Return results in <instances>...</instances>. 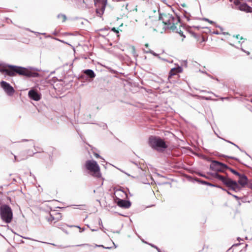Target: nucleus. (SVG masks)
<instances>
[{"instance_id":"f257e3e1","label":"nucleus","mask_w":252,"mask_h":252,"mask_svg":"<svg viewBox=\"0 0 252 252\" xmlns=\"http://www.w3.org/2000/svg\"><path fill=\"white\" fill-rule=\"evenodd\" d=\"M159 19L156 23L157 25L154 30L160 33H163L166 29H170L172 31L178 32L184 38L185 36L183 34L181 30L178 31V27H180V19L177 16H173L170 14H161L158 10Z\"/></svg>"},{"instance_id":"f03ea898","label":"nucleus","mask_w":252,"mask_h":252,"mask_svg":"<svg viewBox=\"0 0 252 252\" xmlns=\"http://www.w3.org/2000/svg\"><path fill=\"white\" fill-rule=\"evenodd\" d=\"M0 63V66H1ZM0 72L5 75L14 76L16 74L27 77H37L39 74L28 68L13 65L5 64L0 66Z\"/></svg>"},{"instance_id":"7ed1b4c3","label":"nucleus","mask_w":252,"mask_h":252,"mask_svg":"<svg viewBox=\"0 0 252 252\" xmlns=\"http://www.w3.org/2000/svg\"><path fill=\"white\" fill-rule=\"evenodd\" d=\"M84 167L89 173L93 177L97 178L101 177L100 169L97 162L94 160H88L86 161Z\"/></svg>"},{"instance_id":"20e7f679","label":"nucleus","mask_w":252,"mask_h":252,"mask_svg":"<svg viewBox=\"0 0 252 252\" xmlns=\"http://www.w3.org/2000/svg\"><path fill=\"white\" fill-rule=\"evenodd\" d=\"M149 143L153 149L158 151L167 148L165 142L159 137L151 136L149 138Z\"/></svg>"},{"instance_id":"39448f33","label":"nucleus","mask_w":252,"mask_h":252,"mask_svg":"<svg viewBox=\"0 0 252 252\" xmlns=\"http://www.w3.org/2000/svg\"><path fill=\"white\" fill-rule=\"evenodd\" d=\"M0 215L2 220L10 223L13 218L12 211L8 205L4 204L0 207Z\"/></svg>"},{"instance_id":"423d86ee","label":"nucleus","mask_w":252,"mask_h":252,"mask_svg":"<svg viewBox=\"0 0 252 252\" xmlns=\"http://www.w3.org/2000/svg\"><path fill=\"white\" fill-rule=\"evenodd\" d=\"M210 168L216 171H223L224 169L228 168V167L223 163L214 160L210 165Z\"/></svg>"},{"instance_id":"0eeeda50","label":"nucleus","mask_w":252,"mask_h":252,"mask_svg":"<svg viewBox=\"0 0 252 252\" xmlns=\"http://www.w3.org/2000/svg\"><path fill=\"white\" fill-rule=\"evenodd\" d=\"M0 85L1 88L8 95H12L14 93V88L6 82L2 81L0 82Z\"/></svg>"},{"instance_id":"6e6552de","label":"nucleus","mask_w":252,"mask_h":252,"mask_svg":"<svg viewBox=\"0 0 252 252\" xmlns=\"http://www.w3.org/2000/svg\"><path fill=\"white\" fill-rule=\"evenodd\" d=\"M230 189L233 190L235 191L240 190L241 187L238 185V183L236 181H233L229 179V181L226 183V185Z\"/></svg>"},{"instance_id":"1a4fd4ad","label":"nucleus","mask_w":252,"mask_h":252,"mask_svg":"<svg viewBox=\"0 0 252 252\" xmlns=\"http://www.w3.org/2000/svg\"><path fill=\"white\" fill-rule=\"evenodd\" d=\"M234 4L236 5V8L242 11H245L247 12L250 11V7L246 3H241L240 1L238 0H235Z\"/></svg>"},{"instance_id":"9d476101","label":"nucleus","mask_w":252,"mask_h":252,"mask_svg":"<svg viewBox=\"0 0 252 252\" xmlns=\"http://www.w3.org/2000/svg\"><path fill=\"white\" fill-rule=\"evenodd\" d=\"M29 97L35 101H38L41 98L40 94L34 90H31L28 93Z\"/></svg>"},{"instance_id":"9b49d317","label":"nucleus","mask_w":252,"mask_h":252,"mask_svg":"<svg viewBox=\"0 0 252 252\" xmlns=\"http://www.w3.org/2000/svg\"><path fill=\"white\" fill-rule=\"evenodd\" d=\"M115 201L119 207L123 208H128L131 205L130 202L128 200L119 199L118 200Z\"/></svg>"},{"instance_id":"f8f14e48","label":"nucleus","mask_w":252,"mask_h":252,"mask_svg":"<svg viewBox=\"0 0 252 252\" xmlns=\"http://www.w3.org/2000/svg\"><path fill=\"white\" fill-rule=\"evenodd\" d=\"M83 72L88 77V80L90 82L92 81L96 76L94 71L92 69H85L83 70Z\"/></svg>"},{"instance_id":"ddd939ff","label":"nucleus","mask_w":252,"mask_h":252,"mask_svg":"<svg viewBox=\"0 0 252 252\" xmlns=\"http://www.w3.org/2000/svg\"><path fill=\"white\" fill-rule=\"evenodd\" d=\"M239 177V180L238 181V184H239L242 187H244L248 183V178L247 176L244 174H240Z\"/></svg>"},{"instance_id":"4468645a","label":"nucleus","mask_w":252,"mask_h":252,"mask_svg":"<svg viewBox=\"0 0 252 252\" xmlns=\"http://www.w3.org/2000/svg\"><path fill=\"white\" fill-rule=\"evenodd\" d=\"M115 196V201L120 199V197L124 198L126 196V194L125 192L121 189H117L115 191L114 193Z\"/></svg>"},{"instance_id":"2eb2a0df","label":"nucleus","mask_w":252,"mask_h":252,"mask_svg":"<svg viewBox=\"0 0 252 252\" xmlns=\"http://www.w3.org/2000/svg\"><path fill=\"white\" fill-rule=\"evenodd\" d=\"M182 70L183 69L181 66L172 68L169 72V77L171 78L172 76L175 75L176 73L181 72Z\"/></svg>"},{"instance_id":"dca6fc26","label":"nucleus","mask_w":252,"mask_h":252,"mask_svg":"<svg viewBox=\"0 0 252 252\" xmlns=\"http://www.w3.org/2000/svg\"><path fill=\"white\" fill-rule=\"evenodd\" d=\"M214 177L218 180L221 181L224 184L226 185V183L229 181V178H225L218 173H215Z\"/></svg>"},{"instance_id":"f3484780","label":"nucleus","mask_w":252,"mask_h":252,"mask_svg":"<svg viewBox=\"0 0 252 252\" xmlns=\"http://www.w3.org/2000/svg\"><path fill=\"white\" fill-rule=\"evenodd\" d=\"M80 246H86V247H88L89 248H90V249L92 248H95V247H102L106 249H110L111 248V247H105L103 245H96V244L94 246H92V245H89L88 244H85L81 245Z\"/></svg>"},{"instance_id":"a211bd4d","label":"nucleus","mask_w":252,"mask_h":252,"mask_svg":"<svg viewBox=\"0 0 252 252\" xmlns=\"http://www.w3.org/2000/svg\"><path fill=\"white\" fill-rule=\"evenodd\" d=\"M57 18L59 19H61L62 22H64L66 20V16L65 15L63 14H59L57 16Z\"/></svg>"},{"instance_id":"6ab92c4d","label":"nucleus","mask_w":252,"mask_h":252,"mask_svg":"<svg viewBox=\"0 0 252 252\" xmlns=\"http://www.w3.org/2000/svg\"><path fill=\"white\" fill-rule=\"evenodd\" d=\"M80 7L83 8H86L88 7V5L85 3V1L84 0H83L82 2L79 4Z\"/></svg>"},{"instance_id":"aec40b11","label":"nucleus","mask_w":252,"mask_h":252,"mask_svg":"<svg viewBox=\"0 0 252 252\" xmlns=\"http://www.w3.org/2000/svg\"><path fill=\"white\" fill-rule=\"evenodd\" d=\"M228 169H229V170L232 173H233L234 174H235V175L236 176H239L241 174H240L239 172H238L237 171H236L235 170L231 168H228Z\"/></svg>"},{"instance_id":"412c9836","label":"nucleus","mask_w":252,"mask_h":252,"mask_svg":"<svg viewBox=\"0 0 252 252\" xmlns=\"http://www.w3.org/2000/svg\"><path fill=\"white\" fill-rule=\"evenodd\" d=\"M72 206H78L77 209L80 210H86V206L85 205H73Z\"/></svg>"},{"instance_id":"4be33fe9","label":"nucleus","mask_w":252,"mask_h":252,"mask_svg":"<svg viewBox=\"0 0 252 252\" xmlns=\"http://www.w3.org/2000/svg\"><path fill=\"white\" fill-rule=\"evenodd\" d=\"M14 162L15 161H21L22 160H24V159L27 158V157H26L25 158H17V156H16L15 155H14Z\"/></svg>"},{"instance_id":"5701e85b","label":"nucleus","mask_w":252,"mask_h":252,"mask_svg":"<svg viewBox=\"0 0 252 252\" xmlns=\"http://www.w3.org/2000/svg\"><path fill=\"white\" fill-rule=\"evenodd\" d=\"M46 219L49 222H52L55 220L54 217L52 215H50V216L48 217H47Z\"/></svg>"},{"instance_id":"b1692460","label":"nucleus","mask_w":252,"mask_h":252,"mask_svg":"<svg viewBox=\"0 0 252 252\" xmlns=\"http://www.w3.org/2000/svg\"><path fill=\"white\" fill-rule=\"evenodd\" d=\"M145 53H151L155 56H158V55L157 54H156V53H155L153 51H152L151 50H149V51H145Z\"/></svg>"},{"instance_id":"393cba45","label":"nucleus","mask_w":252,"mask_h":252,"mask_svg":"<svg viewBox=\"0 0 252 252\" xmlns=\"http://www.w3.org/2000/svg\"><path fill=\"white\" fill-rule=\"evenodd\" d=\"M51 245H53L54 246H56L58 249H64V248H66L67 247H65V246H62V245H56L54 244H51Z\"/></svg>"},{"instance_id":"a878e982","label":"nucleus","mask_w":252,"mask_h":252,"mask_svg":"<svg viewBox=\"0 0 252 252\" xmlns=\"http://www.w3.org/2000/svg\"><path fill=\"white\" fill-rule=\"evenodd\" d=\"M225 141H226L227 142H228V143H230V144H232V145H234V146H236L237 148H238L239 149H240V150H241V149L239 148V147L238 145H236L235 144L233 143V142H231V141H228V140H225Z\"/></svg>"},{"instance_id":"bb28decb","label":"nucleus","mask_w":252,"mask_h":252,"mask_svg":"<svg viewBox=\"0 0 252 252\" xmlns=\"http://www.w3.org/2000/svg\"><path fill=\"white\" fill-rule=\"evenodd\" d=\"M201 183H202V184H207V185H209V186H213V187H214V186H214V185H213V184H211V183H207V182H206V181H201Z\"/></svg>"},{"instance_id":"cd10ccee","label":"nucleus","mask_w":252,"mask_h":252,"mask_svg":"<svg viewBox=\"0 0 252 252\" xmlns=\"http://www.w3.org/2000/svg\"><path fill=\"white\" fill-rule=\"evenodd\" d=\"M234 37H235L237 39L243 40L244 38L242 37H240L239 35H237L236 36L234 35Z\"/></svg>"},{"instance_id":"c85d7f7f","label":"nucleus","mask_w":252,"mask_h":252,"mask_svg":"<svg viewBox=\"0 0 252 252\" xmlns=\"http://www.w3.org/2000/svg\"><path fill=\"white\" fill-rule=\"evenodd\" d=\"M94 155L95 156V158H102L100 156L99 154H97V153H94Z\"/></svg>"},{"instance_id":"c756f323","label":"nucleus","mask_w":252,"mask_h":252,"mask_svg":"<svg viewBox=\"0 0 252 252\" xmlns=\"http://www.w3.org/2000/svg\"><path fill=\"white\" fill-rule=\"evenodd\" d=\"M241 50H242V51H243L244 52H245L247 55H250V52H249L245 51V50L243 48H241Z\"/></svg>"},{"instance_id":"7c9ffc66","label":"nucleus","mask_w":252,"mask_h":252,"mask_svg":"<svg viewBox=\"0 0 252 252\" xmlns=\"http://www.w3.org/2000/svg\"><path fill=\"white\" fill-rule=\"evenodd\" d=\"M151 246L153 247H154L158 251V252H161L160 250L156 246H155V245H151Z\"/></svg>"},{"instance_id":"2f4dec72","label":"nucleus","mask_w":252,"mask_h":252,"mask_svg":"<svg viewBox=\"0 0 252 252\" xmlns=\"http://www.w3.org/2000/svg\"><path fill=\"white\" fill-rule=\"evenodd\" d=\"M98 223H99V225H102V221H101V220L100 219H99V222H98Z\"/></svg>"},{"instance_id":"473e14b6","label":"nucleus","mask_w":252,"mask_h":252,"mask_svg":"<svg viewBox=\"0 0 252 252\" xmlns=\"http://www.w3.org/2000/svg\"><path fill=\"white\" fill-rule=\"evenodd\" d=\"M233 196L234 197H235V198H236L237 199H239V198L237 196H236L235 195H233Z\"/></svg>"},{"instance_id":"72a5a7b5","label":"nucleus","mask_w":252,"mask_h":252,"mask_svg":"<svg viewBox=\"0 0 252 252\" xmlns=\"http://www.w3.org/2000/svg\"><path fill=\"white\" fill-rule=\"evenodd\" d=\"M133 164H134L136 166H137V167H138V165L137 164V163L135 162H132Z\"/></svg>"},{"instance_id":"f704fd0d","label":"nucleus","mask_w":252,"mask_h":252,"mask_svg":"<svg viewBox=\"0 0 252 252\" xmlns=\"http://www.w3.org/2000/svg\"><path fill=\"white\" fill-rule=\"evenodd\" d=\"M216 27H217L219 28L221 30V31H222V30H223L222 28L220 27V26H216Z\"/></svg>"},{"instance_id":"c9c22d12","label":"nucleus","mask_w":252,"mask_h":252,"mask_svg":"<svg viewBox=\"0 0 252 252\" xmlns=\"http://www.w3.org/2000/svg\"><path fill=\"white\" fill-rule=\"evenodd\" d=\"M214 34H220V33H219L218 32H214Z\"/></svg>"},{"instance_id":"e433bc0d","label":"nucleus","mask_w":252,"mask_h":252,"mask_svg":"<svg viewBox=\"0 0 252 252\" xmlns=\"http://www.w3.org/2000/svg\"><path fill=\"white\" fill-rule=\"evenodd\" d=\"M145 47H146V48H148V46H149L148 44V43L146 44L145 45Z\"/></svg>"},{"instance_id":"4c0bfd02","label":"nucleus","mask_w":252,"mask_h":252,"mask_svg":"<svg viewBox=\"0 0 252 252\" xmlns=\"http://www.w3.org/2000/svg\"><path fill=\"white\" fill-rule=\"evenodd\" d=\"M35 33H38V34H45V33H39V32H35Z\"/></svg>"},{"instance_id":"58836bf2","label":"nucleus","mask_w":252,"mask_h":252,"mask_svg":"<svg viewBox=\"0 0 252 252\" xmlns=\"http://www.w3.org/2000/svg\"><path fill=\"white\" fill-rule=\"evenodd\" d=\"M208 22H209V23H211V24H213V23H214V22H213V21H211V20H209V21H208Z\"/></svg>"},{"instance_id":"ea45409f","label":"nucleus","mask_w":252,"mask_h":252,"mask_svg":"<svg viewBox=\"0 0 252 252\" xmlns=\"http://www.w3.org/2000/svg\"><path fill=\"white\" fill-rule=\"evenodd\" d=\"M204 20L206 21H209V20L207 18H204Z\"/></svg>"},{"instance_id":"a19ab883","label":"nucleus","mask_w":252,"mask_h":252,"mask_svg":"<svg viewBox=\"0 0 252 252\" xmlns=\"http://www.w3.org/2000/svg\"><path fill=\"white\" fill-rule=\"evenodd\" d=\"M222 33H223V34H224V35H225V34H228L227 32H223Z\"/></svg>"},{"instance_id":"79ce46f5","label":"nucleus","mask_w":252,"mask_h":252,"mask_svg":"<svg viewBox=\"0 0 252 252\" xmlns=\"http://www.w3.org/2000/svg\"><path fill=\"white\" fill-rule=\"evenodd\" d=\"M237 240L238 241H240V240H241V239L240 237H238Z\"/></svg>"},{"instance_id":"37998d69","label":"nucleus","mask_w":252,"mask_h":252,"mask_svg":"<svg viewBox=\"0 0 252 252\" xmlns=\"http://www.w3.org/2000/svg\"><path fill=\"white\" fill-rule=\"evenodd\" d=\"M84 230H85V228H83L82 229H81L80 232H83Z\"/></svg>"},{"instance_id":"c03bdc74","label":"nucleus","mask_w":252,"mask_h":252,"mask_svg":"<svg viewBox=\"0 0 252 252\" xmlns=\"http://www.w3.org/2000/svg\"><path fill=\"white\" fill-rule=\"evenodd\" d=\"M96 230H97L96 229H92V231H96Z\"/></svg>"},{"instance_id":"a18cd8bd","label":"nucleus","mask_w":252,"mask_h":252,"mask_svg":"<svg viewBox=\"0 0 252 252\" xmlns=\"http://www.w3.org/2000/svg\"><path fill=\"white\" fill-rule=\"evenodd\" d=\"M23 238H25V239H30V238H28V237H23Z\"/></svg>"},{"instance_id":"49530a36","label":"nucleus","mask_w":252,"mask_h":252,"mask_svg":"<svg viewBox=\"0 0 252 252\" xmlns=\"http://www.w3.org/2000/svg\"><path fill=\"white\" fill-rule=\"evenodd\" d=\"M150 49H146V51H149ZM144 52H145L146 50L144 49Z\"/></svg>"},{"instance_id":"de8ad7c7","label":"nucleus","mask_w":252,"mask_h":252,"mask_svg":"<svg viewBox=\"0 0 252 252\" xmlns=\"http://www.w3.org/2000/svg\"><path fill=\"white\" fill-rule=\"evenodd\" d=\"M113 244L115 245V248H117V246L115 245V244H114V243H113Z\"/></svg>"},{"instance_id":"09e8293b","label":"nucleus","mask_w":252,"mask_h":252,"mask_svg":"<svg viewBox=\"0 0 252 252\" xmlns=\"http://www.w3.org/2000/svg\"><path fill=\"white\" fill-rule=\"evenodd\" d=\"M250 188H251V189H252V184L250 185Z\"/></svg>"},{"instance_id":"8fccbe9b","label":"nucleus","mask_w":252,"mask_h":252,"mask_svg":"<svg viewBox=\"0 0 252 252\" xmlns=\"http://www.w3.org/2000/svg\"><path fill=\"white\" fill-rule=\"evenodd\" d=\"M240 252H245V251H243V250H241Z\"/></svg>"},{"instance_id":"3c124183","label":"nucleus","mask_w":252,"mask_h":252,"mask_svg":"<svg viewBox=\"0 0 252 252\" xmlns=\"http://www.w3.org/2000/svg\"><path fill=\"white\" fill-rule=\"evenodd\" d=\"M202 73H204L207 74V73L206 72H205V71H202Z\"/></svg>"},{"instance_id":"603ef678","label":"nucleus","mask_w":252,"mask_h":252,"mask_svg":"<svg viewBox=\"0 0 252 252\" xmlns=\"http://www.w3.org/2000/svg\"><path fill=\"white\" fill-rule=\"evenodd\" d=\"M227 193H228L229 194H231L230 193V192H229V191H227Z\"/></svg>"},{"instance_id":"864d4df0","label":"nucleus","mask_w":252,"mask_h":252,"mask_svg":"<svg viewBox=\"0 0 252 252\" xmlns=\"http://www.w3.org/2000/svg\"><path fill=\"white\" fill-rule=\"evenodd\" d=\"M113 30L114 31H116V30H115V28H113Z\"/></svg>"},{"instance_id":"5fc2aeb1","label":"nucleus","mask_w":252,"mask_h":252,"mask_svg":"<svg viewBox=\"0 0 252 252\" xmlns=\"http://www.w3.org/2000/svg\"><path fill=\"white\" fill-rule=\"evenodd\" d=\"M208 76H209V77H210L212 78V77L211 75H208Z\"/></svg>"},{"instance_id":"6e6d98bb","label":"nucleus","mask_w":252,"mask_h":252,"mask_svg":"<svg viewBox=\"0 0 252 252\" xmlns=\"http://www.w3.org/2000/svg\"><path fill=\"white\" fill-rule=\"evenodd\" d=\"M200 175L201 176H203V177L204 176V175H203V174H200Z\"/></svg>"},{"instance_id":"4d7b16f0","label":"nucleus","mask_w":252,"mask_h":252,"mask_svg":"<svg viewBox=\"0 0 252 252\" xmlns=\"http://www.w3.org/2000/svg\"><path fill=\"white\" fill-rule=\"evenodd\" d=\"M248 245H246L245 248H247Z\"/></svg>"},{"instance_id":"13d9d810","label":"nucleus","mask_w":252,"mask_h":252,"mask_svg":"<svg viewBox=\"0 0 252 252\" xmlns=\"http://www.w3.org/2000/svg\"><path fill=\"white\" fill-rule=\"evenodd\" d=\"M230 45H231V46H234V45L233 44H230Z\"/></svg>"},{"instance_id":"bf43d9fd","label":"nucleus","mask_w":252,"mask_h":252,"mask_svg":"<svg viewBox=\"0 0 252 252\" xmlns=\"http://www.w3.org/2000/svg\"><path fill=\"white\" fill-rule=\"evenodd\" d=\"M60 41H61V42H64L63 41H62L61 40H59Z\"/></svg>"},{"instance_id":"052dcab7","label":"nucleus","mask_w":252,"mask_h":252,"mask_svg":"<svg viewBox=\"0 0 252 252\" xmlns=\"http://www.w3.org/2000/svg\"><path fill=\"white\" fill-rule=\"evenodd\" d=\"M239 245V244H236L235 245H236V246H238V245Z\"/></svg>"},{"instance_id":"680f3d73","label":"nucleus","mask_w":252,"mask_h":252,"mask_svg":"<svg viewBox=\"0 0 252 252\" xmlns=\"http://www.w3.org/2000/svg\"><path fill=\"white\" fill-rule=\"evenodd\" d=\"M78 228H79L81 229V228L79 226H77Z\"/></svg>"},{"instance_id":"e2e57ef3","label":"nucleus","mask_w":252,"mask_h":252,"mask_svg":"<svg viewBox=\"0 0 252 252\" xmlns=\"http://www.w3.org/2000/svg\"><path fill=\"white\" fill-rule=\"evenodd\" d=\"M145 25H146V26H147V23H146Z\"/></svg>"}]
</instances>
